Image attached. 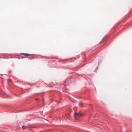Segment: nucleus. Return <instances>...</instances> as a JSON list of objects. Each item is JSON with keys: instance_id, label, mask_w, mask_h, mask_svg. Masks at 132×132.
Returning <instances> with one entry per match:
<instances>
[{"instance_id": "obj_4", "label": "nucleus", "mask_w": 132, "mask_h": 132, "mask_svg": "<svg viewBox=\"0 0 132 132\" xmlns=\"http://www.w3.org/2000/svg\"><path fill=\"white\" fill-rule=\"evenodd\" d=\"M79 105L81 107H83V103L81 102H80L79 103Z\"/></svg>"}, {"instance_id": "obj_1", "label": "nucleus", "mask_w": 132, "mask_h": 132, "mask_svg": "<svg viewBox=\"0 0 132 132\" xmlns=\"http://www.w3.org/2000/svg\"><path fill=\"white\" fill-rule=\"evenodd\" d=\"M74 116H83V114L82 113H81L80 112H79V113H75L74 114Z\"/></svg>"}, {"instance_id": "obj_8", "label": "nucleus", "mask_w": 132, "mask_h": 132, "mask_svg": "<svg viewBox=\"0 0 132 132\" xmlns=\"http://www.w3.org/2000/svg\"><path fill=\"white\" fill-rule=\"evenodd\" d=\"M97 69V68H96V69Z\"/></svg>"}, {"instance_id": "obj_2", "label": "nucleus", "mask_w": 132, "mask_h": 132, "mask_svg": "<svg viewBox=\"0 0 132 132\" xmlns=\"http://www.w3.org/2000/svg\"><path fill=\"white\" fill-rule=\"evenodd\" d=\"M22 128H23V129H28L29 128V127L26 126H22Z\"/></svg>"}, {"instance_id": "obj_6", "label": "nucleus", "mask_w": 132, "mask_h": 132, "mask_svg": "<svg viewBox=\"0 0 132 132\" xmlns=\"http://www.w3.org/2000/svg\"><path fill=\"white\" fill-rule=\"evenodd\" d=\"M5 94H5V93H4V95H5Z\"/></svg>"}, {"instance_id": "obj_3", "label": "nucleus", "mask_w": 132, "mask_h": 132, "mask_svg": "<svg viewBox=\"0 0 132 132\" xmlns=\"http://www.w3.org/2000/svg\"><path fill=\"white\" fill-rule=\"evenodd\" d=\"M21 55H23L26 56H30V54H27V53H22L21 54Z\"/></svg>"}, {"instance_id": "obj_7", "label": "nucleus", "mask_w": 132, "mask_h": 132, "mask_svg": "<svg viewBox=\"0 0 132 132\" xmlns=\"http://www.w3.org/2000/svg\"><path fill=\"white\" fill-rule=\"evenodd\" d=\"M37 100V99H36V100Z\"/></svg>"}, {"instance_id": "obj_5", "label": "nucleus", "mask_w": 132, "mask_h": 132, "mask_svg": "<svg viewBox=\"0 0 132 132\" xmlns=\"http://www.w3.org/2000/svg\"><path fill=\"white\" fill-rule=\"evenodd\" d=\"M29 59H32V58H30V57H29Z\"/></svg>"}]
</instances>
